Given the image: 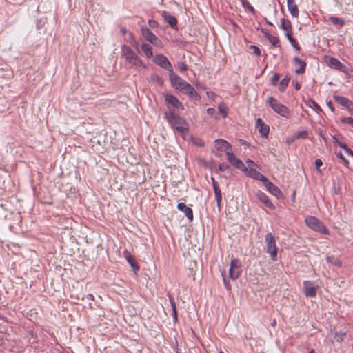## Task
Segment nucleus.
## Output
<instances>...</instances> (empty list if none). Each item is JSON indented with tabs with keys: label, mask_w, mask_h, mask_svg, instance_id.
<instances>
[{
	"label": "nucleus",
	"mask_w": 353,
	"mask_h": 353,
	"mask_svg": "<svg viewBox=\"0 0 353 353\" xmlns=\"http://www.w3.org/2000/svg\"><path fill=\"white\" fill-rule=\"evenodd\" d=\"M164 117L168 123L175 128L177 132L183 138L188 134L189 131V125L187 121L178 115L174 110L166 111Z\"/></svg>",
	"instance_id": "nucleus-1"
},
{
	"label": "nucleus",
	"mask_w": 353,
	"mask_h": 353,
	"mask_svg": "<svg viewBox=\"0 0 353 353\" xmlns=\"http://www.w3.org/2000/svg\"><path fill=\"white\" fill-rule=\"evenodd\" d=\"M121 57L125 61L135 66L145 67L143 61L139 58L137 54L128 46L123 45L121 46Z\"/></svg>",
	"instance_id": "nucleus-2"
},
{
	"label": "nucleus",
	"mask_w": 353,
	"mask_h": 353,
	"mask_svg": "<svg viewBox=\"0 0 353 353\" xmlns=\"http://www.w3.org/2000/svg\"><path fill=\"white\" fill-rule=\"evenodd\" d=\"M306 225L311 230L319 232L323 234H329L328 229L323 223L315 216H309L305 219Z\"/></svg>",
	"instance_id": "nucleus-3"
},
{
	"label": "nucleus",
	"mask_w": 353,
	"mask_h": 353,
	"mask_svg": "<svg viewBox=\"0 0 353 353\" xmlns=\"http://www.w3.org/2000/svg\"><path fill=\"white\" fill-rule=\"evenodd\" d=\"M163 96L166 107L168 109V111L174 110V112H176V111H181L184 109L183 103L174 95L168 92H164L163 93Z\"/></svg>",
	"instance_id": "nucleus-4"
},
{
	"label": "nucleus",
	"mask_w": 353,
	"mask_h": 353,
	"mask_svg": "<svg viewBox=\"0 0 353 353\" xmlns=\"http://www.w3.org/2000/svg\"><path fill=\"white\" fill-rule=\"evenodd\" d=\"M268 102L275 112L287 119L290 117V112L288 108L281 103L276 99L270 96L268 99Z\"/></svg>",
	"instance_id": "nucleus-5"
},
{
	"label": "nucleus",
	"mask_w": 353,
	"mask_h": 353,
	"mask_svg": "<svg viewBox=\"0 0 353 353\" xmlns=\"http://www.w3.org/2000/svg\"><path fill=\"white\" fill-rule=\"evenodd\" d=\"M266 252L270 254L272 261L276 260L278 248L276 245L275 237L272 233H268L265 238Z\"/></svg>",
	"instance_id": "nucleus-6"
},
{
	"label": "nucleus",
	"mask_w": 353,
	"mask_h": 353,
	"mask_svg": "<svg viewBox=\"0 0 353 353\" xmlns=\"http://www.w3.org/2000/svg\"><path fill=\"white\" fill-rule=\"evenodd\" d=\"M141 32L142 36L147 41L156 47H162L163 45L161 41L149 28L147 27H142L141 28Z\"/></svg>",
	"instance_id": "nucleus-7"
},
{
	"label": "nucleus",
	"mask_w": 353,
	"mask_h": 353,
	"mask_svg": "<svg viewBox=\"0 0 353 353\" xmlns=\"http://www.w3.org/2000/svg\"><path fill=\"white\" fill-rule=\"evenodd\" d=\"M241 270V262L239 259H233L230 262L229 275L230 278L232 280H235L240 276Z\"/></svg>",
	"instance_id": "nucleus-8"
},
{
	"label": "nucleus",
	"mask_w": 353,
	"mask_h": 353,
	"mask_svg": "<svg viewBox=\"0 0 353 353\" xmlns=\"http://www.w3.org/2000/svg\"><path fill=\"white\" fill-rule=\"evenodd\" d=\"M169 77L171 85L173 88L180 91L181 90L182 88H184L187 81L181 79L175 73H174L173 71H171V72H170Z\"/></svg>",
	"instance_id": "nucleus-9"
},
{
	"label": "nucleus",
	"mask_w": 353,
	"mask_h": 353,
	"mask_svg": "<svg viewBox=\"0 0 353 353\" xmlns=\"http://www.w3.org/2000/svg\"><path fill=\"white\" fill-rule=\"evenodd\" d=\"M226 155L228 161L231 163L232 165L241 171L247 170V167L244 165L243 161L239 158L236 157L232 152L228 151L226 152Z\"/></svg>",
	"instance_id": "nucleus-10"
},
{
	"label": "nucleus",
	"mask_w": 353,
	"mask_h": 353,
	"mask_svg": "<svg viewBox=\"0 0 353 353\" xmlns=\"http://www.w3.org/2000/svg\"><path fill=\"white\" fill-rule=\"evenodd\" d=\"M154 62L161 66V68L167 70L170 72L172 70V66L168 58L163 54H157L154 58Z\"/></svg>",
	"instance_id": "nucleus-11"
},
{
	"label": "nucleus",
	"mask_w": 353,
	"mask_h": 353,
	"mask_svg": "<svg viewBox=\"0 0 353 353\" xmlns=\"http://www.w3.org/2000/svg\"><path fill=\"white\" fill-rule=\"evenodd\" d=\"M303 292L307 297H314L316 295V288L312 282L305 281Z\"/></svg>",
	"instance_id": "nucleus-12"
},
{
	"label": "nucleus",
	"mask_w": 353,
	"mask_h": 353,
	"mask_svg": "<svg viewBox=\"0 0 353 353\" xmlns=\"http://www.w3.org/2000/svg\"><path fill=\"white\" fill-rule=\"evenodd\" d=\"M256 196L261 203H263L267 208L274 210L275 205L270 201L268 196L263 192L258 190L256 192Z\"/></svg>",
	"instance_id": "nucleus-13"
},
{
	"label": "nucleus",
	"mask_w": 353,
	"mask_h": 353,
	"mask_svg": "<svg viewBox=\"0 0 353 353\" xmlns=\"http://www.w3.org/2000/svg\"><path fill=\"white\" fill-rule=\"evenodd\" d=\"M256 128L259 130L262 137H267L269 134L270 128L265 124L261 118L256 120Z\"/></svg>",
	"instance_id": "nucleus-14"
},
{
	"label": "nucleus",
	"mask_w": 353,
	"mask_h": 353,
	"mask_svg": "<svg viewBox=\"0 0 353 353\" xmlns=\"http://www.w3.org/2000/svg\"><path fill=\"white\" fill-rule=\"evenodd\" d=\"M181 92L188 94L190 98L197 99L199 97L196 90L188 82L186 83L184 88H182Z\"/></svg>",
	"instance_id": "nucleus-15"
},
{
	"label": "nucleus",
	"mask_w": 353,
	"mask_h": 353,
	"mask_svg": "<svg viewBox=\"0 0 353 353\" xmlns=\"http://www.w3.org/2000/svg\"><path fill=\"white\" fill-rule=\"evenodd\" d=\"M162 17L166 23H168L172 28L176 29L177 20L176 19L166 11L162 12Z\"/></svg>",
	"instance_id": "nucleus-16"
},
{
	"label": "nucleus",
	"mask_w": 353,
	"mask_h": 353,
	"mask_svg": "<svg viewBox=\"0 0 353 353\" xmlns=\"http://www.w3.org/2000/svg\"><path fill=\"white\" fill-rule=\"evenodd\" d=\"M265 187L266 188V190L274 196L280 198L282 196L281 190L272 182L270 181L269 183H267V185Z\"/></svg>",
	"instance_id": "nucleus-17"
},
{
	"label": "nucleus",
	"mask_w": 353,
	"mask_h": 353,
	"mask_svg": "<svg viewBox=\"0 0 353 353\" xmlns=\"http://www.w3.org/2000/svg\"><path fill=\"white\" fill-rule=\"evenodd\" d=\"M334 99L339 104L347 109L350 106H353V102L345 97L336 95L334 97Z\"/></svg>",
	"instance_id": "nucleus-18"
},
{
	"label": "nucleus",
	"mask_w": 353,
	"mask_h": 353,
	"mask_svg": "<svg viewBox=\"0 0 353 353\" xmlns=\"http://www.w3.org/2000/svg\"><path fill=\"white\" fill-rule=\"evenodd\" d=\"M328 63L329 65L334 69L342 72H346V66L342 64L337 59L331 57L329 59Z\"/></svg>",
	"instance_id": "nucleus-19"
},
{
	"label": "nucleus",
	"mask_w": 353,
	"mask_h": 353,
	"mask_svg": "<svg viewBox=\"0 0 353 353\" xmlns=\"http://www.w3.org/2000/svg\"><path fill=\"white\" fill-rule=\"evenodd\" d=\"M287 6L289 12L293 17H298L299 11L294 0H287Z\"/></svg>",
	"instance_id": "nucleus-20"
},
{
	"label": "nucleus",
	"mask_w": 353,
	"mask_h": 353,
	"mask_svg": "<svg viewBox=\"0 0 353 353\" xmlns=\"http://www.w3.org/2000/svg\"><path fill=\"white\" fill-rule=\"evenodd\" d=\"M177 208L179 210L183 211L189 220L192 221L193 219L192 210L190 208L186 206L184 203H178Z\"/></svg>",
	"instance_id": "nucleus-21"
},
{
	"label": "nucleus",
	"mask_w": 353,
	"mask_h": 353,
	"mask_svg": "<svg viewBox=\"0 0 353 353\" xmlns=\"http://www.w3.org/2000/svg\"><path fill=\"white\" fill-rule=\"evenodd\" d=\"M215 147L219 150H224L226 152L230 149V144L223 139H216L215 141Z\"/></svg>",
	"instance_id": "nucleus-22"
},
{
	"label": "nucleus",
	"mask_w": 353,
	"mask_h": 353,
	"mask_svg": "<svg viewBox=\"0 0 353 353\" xmlns=\"http://www.w3.org/2000/svg\"><path fill=\"white\" fill-rule=\"evenodd\" d=\"M294 63L299 66L298 68L295 69V73L303 74L305 72L306 63L304 61L299 59V57H294L293 59Z\"/></svg>",
	"instance_id": "nucleus-23"
},
{
	"label": "nucleus",
	"mask_w": 353,
	"mask_h": 353,
	"mask_svg": "<svg viewBox=\"0 0 353 353\" xmlns=\"http://www.w3.org/2000/svg\"><path fill=\"white\" fill-rule=\"evenodd\" d=\"M141 48L147 58H151L153 57L152 48L150 45L143 43L141 45Z\"/></svg>",
	"instance_id": "nucleus-24"
},
{
	"label": "nucleus",
	"mask_w": 353,
	"mask_h": 353,
	"mask_svg": "<svg viewBox=\"0 0 353 353\" xmlns=\"http://www.w3.org/2000/svg\"><path fill=\"white\" fill-rule=\"evenodd\" d=\"M125 257L134 272L139 270V267L136 265V263H135V261H134L133 256L129 252H126L125 253Z\"/></svg>",
	"instance_id": "nucleus-25"
},
{
	"label": "nucleus",
	"mask_w": 353,
	"mask_h": 353,
	"mask_svg": "<svg viewBox=\"0 0 353 353\" xmlns=\"http://www.w3.org/2000/svg\"><path fill=\"white\" fill-rule=\"evenodd\" d=\"M280 28L287 32H291L292 31L291 22L288 19L282 18L281 20Z\"/></svg>",
	"instance_id": "nucleus-26"
},
{
	"label": "nucleus",
	"mask_w": 353,
	"mask_h": 353,
	"mask_svg": "<svg viewBox=\"0 0 353 353\" xmlns=\"http://www.w3.org/2000/svg\"><path fill=\"white\" fill-rule=\"evenodd\" d=\"M150 81L153 83H154L160 87H162L163 85V80L162 79V78L160 77L157 74H155V73L152 74V75L150 76Z\"/></svg>",
	"instance_id": "nucleus-27"
},
{
	"label": "nucleus",
	"mask_w": 353,
	"mask_h": 353,
	"mask_svg": "<svg viewBox=\"0 0 353 353\" xmlns=\"http://www.w3.org/2000/svg\"><path fill=\"white\" fill-rule=\"evenodd\" d=\"M214 194H215V199L217 203V205L219 208H220L221 202L222 200V196H221V191L220 188H219L218 185H214Z\"/></svg>",
	"instance_id": "nucleus-28"
},
{
	"label": "nucleus",
	"mask_w": 353,
	"mask_h": 353,
	"mask_svg": "<svg viewBox=\"0 0 353 353\" xmlns=\"http://www.w3.org/2000/svg\"><path fill=\"white\" fill-rule=\"evenodd\" d=\"M329 21H331L334 25L338 26L339 27H343L345 25V21L342 18L336 17H330Z\"/></svg>",
	"instance_id": "nucleus-29"
},
{
	"label": "nucleus",
	"mask_w": 353,
	"mask_h": 353,
	"mask_svg": "<svg viewBox=\"0 0 353 353\" xmlns=\"http://www.w3.org/2000/svg\"><path fill=\"white\" fill-rule=\"evenodd\" d=\"M218 110L220 114H221L223 118H225L228 115V108L227 106L223 103H221L218 105Z\"/></svg>",
	"instance_id": "nucleus-30"
},
{
	"label": "nucleus",
	"mask_w": 353,
	"mask_h": 353,
	"mask_svg": "<svg viewBox=\"0 0 353 353\" xmlns=\"http://www.w3.org/2000/svg\"><path fill=\"white\" fill-rule=\"evenodd\" d=\"M244 172H247V175L254 179H256L258 178L259 174H260L259 172H258L256 169L250 168L249 169L247 168V170H245Z\"/></svg>",
	"instance_id": "nucleus-31"
},
{
	"label": "nucleus",
	"mask_w": 353,
	"mask_h": 353,
	"mask_svg": "<svg viewBox=\"0 0 353 353\" xmlns=\"http://www.w3.org/2000/svg\"><path fill=\"white\" fill-rule=\"evenodd\" d=\"M290 80V77H285L280 81L279 88V91H281V92L285 91L287 86L288 85Z\"/></svg>",
	"instance_id": "nucleus-32"
},
{
	"label": "nucleus",
	"mask_w": 353,
	"mask_h": 353,
	"mask_svg": "<svg viewBox=\"0 0 353 353\" xmlns=\"http://www.w3.org/2000/svg\"><path fill=\"white\" fill-rule=\"evenodd\" d=\"M346 336V332H336L334 334V339L337 342H341L343 341Z\"/></svg>",
	"instance_id": "nucleus-33"
},
{
	"label": "nucleus",
	"mask_w": 353,
	"mask_h": 353,
	"mask_svg": "<svg viewBox=\"0 0 353 353\" xmlns=\"http://www.w3.org/2000/svg\"><path fill=\"white\" fill-rule=\"evenodd\" d=\"M241 3L244 8H248L252 13L255 12V9L254 7L249 3L248 0H241Z\"/></svg>",
	"instance_id": "nucleus-34"
},
{
	"label": "nucleus",
	"mask_w": 353,
	"mask_h": 353,
	"mask_svg": "<svg viewBox=\"0 0 353 353\" xmlns=\"http://www.w3.org/2000/svg\"><path fill=\"white\" fill-rule=\"evenodd\" d=\"M308 133L306 130H301L297 132V134L294 136L296 139H306L307 137Z\"/></svg>",
	"instance_id": "nucleus-35"
},
{
	"label": "nucleus",
	"mask_w": 353,
	"mask_h": 353,
	"mask_svg": "<svg viewBox=\"0 0 353 353\" xmlns=\"http://www.w3.org/2000/svg\"><path fill=\"white\" fill-rule=\"evenodd\" d=\"M191 141H192V143L195 145H197L199 147H202L204 145V142L203 141V140H201L199 138L192 137Z\"/></svg>",
	"instance_id": "nucleus-36"
},
{
	"label": "nucleus",
	"mask_w": 353,
	"mask_h": 353,
	"mask_svg": "<svg viewBox=\"0 0 353 353\" xmlns=\"http://www.w3.org/2000/svg\"><path fill=\"white\" fill-rule=\"evenodd\" d=\"M256 180H259V181L263 182V183L265 186L267 185V183L270 182V181L267 179V177L265 176H264L263 174H262L261 173H260L259 174V176L256 179Z\"/></svg>",
	"instance_id": "nucleus-37"
},
{
	"label": "nucleus",
	"mask_w": 353,
	"mask_h": 353,
	"mask_svg": "<svg viewBox=\"0 0 353 353\" xmlns=\"http://www.w3.org/2000/svg\"><path fill=\"white\" fill-rule=\"evenodd\" d=\"M274 46H279V39L277 37L272 36L268 40Z\"/></svg>",
	"instance_id": "nucleus-38"
},
{
	"label": "nucleus",
	"mask_w": 353,
	"mask_h": 353,
	"mask_svg": "<svg viewBox=\"0 0 353 353\" xmlns=\"http://www.w3.org/2000/svg\"><path fill=\"white\" fill-rule=\"evenodd\" d=\"M310 106L312 108H314L316 112H321L322 110L321 107L313 100H310Z\"/></svg>",
	"instance_id": "nucleus-39"
},
{
	"label": "nucleus",
	"mask_w": 353,
	"mask_h": 353,
	"mask_svg": "<svg viewBox=\"0 0 353 353\" xmlns=\"http://www.w3.org/2000/svg\"><path fill=\"white\" fill-rule=\"evenodd\" d=\"M289 41L294 49H296L298 51L300 50V46H299L297 41L294 37L289 39Z\"/></svg>",
	"instance_id": "nucleus-40"
},
{
	"label": "nucleus",
	"mask_w": 353,
	"mask_h": 353,
	"mask_svg": "<svg viewBox=\"0 0 353 353\" xmlns=\"http://www.w3.org/2000/svg\"><path fill=\"white\" fill-rule=\"evenodd\" d=\"M314 163H315V167H316L318 172L321 174L322 172H321V170L320 169V167L323 165L322 161L320 159H317L315 160Z\"/></svg>",
	"instance_id": "nucleus-41"
},
{
	"label": "nucleus",
	"mask_w": 353,
	"mask_h": 353,
	"mask_svg": "<svg viewBox=\"0 0 353 353\" xmlns=\"http://www.w3.org/2000/svg\"><path fill=\"white\" fill-rule=\"evenodd\" d=\"M336 156L338 158L342 159L346 165H347L349 164L348 160L344 157V155L343 154V153L341 152H337Z\"/></svg>",
	"instance_id": "nucleus-42"
},
{
	"label": "nucleus",
	"mask_w": 353,
	"mask_h": 353,
	"mask_svg": "<svg viewBox=\"0 0 353 353\" xmlns=\"http://www.w3.org/2000/svg\"><path fill=\"white\" fill-rule=\"evenodd\" d=\"M279 78H280V76L279 74L277 73H275L272 79H271V83L272 85H275L276 84V83L278 82V81L279 80Z\"/></svg>",
	"instance_id": "nucleus-43"
},
{
	"label": "nucleus",
	"mask_w": 353,
	"mask_h": 353,
	"mask_svg": "<svg viewBox=\"0 0 353 353\" xmlns=\"http://www.w3.org/2000/svg\"><path fill=\"white\" fill-rule=\"evenodd\" d=\"M341 121L343 123L350 124L353 126V118H352V117L343 118L341 119Z\"/></svg>",
	"instance_id": "nucleus-44"
},
{
	"label": "nucleus",
	"mask_w": 353,
	"mask_h": 353,
	"mask_svg": "<svg viewBox=\"0 0 353 353\" xmlns=\"http://www.w3.org/2000/svg\"><path fill=\"white\" fill-rule=\"evenodd\" d=\"M251 48L253 49V53L256 56L261 55V50L256 46H251Z\"/></svg>",
	"instance_id": "nucleus-45"
},
{
	"label": "nucleus",
	"mask_w": 353,
	"mask_h": 353,
	"mask_svg": "<svg viewBox=\"0 0 353 353\" xmlns=\"http://www.w3.org/2000/svg\"><path fill=\"white\" fill-rule=\"evenodd\" d=\"M229 168L228 165L225 163H222L219 165V170L223 172Z\"/></svg>",
	"instance_id": "nucleus-46"
},
{
	"label": "nucleus",
	"mask_w": 353,
	"mask_h": 353,
	"mask_svg": "<svg viewBox=\"0 0 353 353\" xmlns=\"http://www.w3.org/2000/svg\"><path fill=\"white\" fill-rule=\"evenodd\" d=\"M178 68L180 71L184 72V71L187 70L188 66L184 63H179Z\"/></svg>",
	"instance_id": "nucleus-47"
},
{
	"label": "nucleus",
	"mask_w": 353,
	"mask_h": 353,
	"mask_svg": "<svg viewBox=\"0 0 353 353\" xmlns=\"http://www.w3.org/2000/svg\"><path fill=\"white\" fill-rule=\"evenodd\" d=\"M168 297H169V301H170V305H171V307L172 309L176 307V303H175V301H174V299L173 298V296L170 294L168 295Z\"/></svg>",
	"instance_id": "nucleus-48"
},
{
	"label": "nucleus",
	"mask_w": 353,
	"mask_h": 353,
	"mask_svg": "<svg viewBox=\"0 0 353 353\" xmlns=\"http://www.w3.org/2000/svg\"><path fill=\"white\" fill-rule=\"evenodd\" d=\"M148 25L150 28H154L157 27L158 23L154 20L150 19L148 21Z\"/></svg>",
	"instance_id": "nucleus-49"
},
{
	"label": "nucleus",
	"mask_w": 353,
	"mask_h": 353,
	"mask_svg": "<svg viewBox=\"0 0 353 353\" xmlns=\"http://www.w3.org/2000/svg\"><path fill=\"white\" fill-rule=\"evenodd\" d=\"M206 112H207V114L208 115H210V117H214V114L216 112V110H215L214 108H209L207 109Z\"/></svg>",
	"instance_id": "nucleus-50"
},
{
	"label": "nucleus",
	"mask_w": 353,
	"mask_h": 353,
	"mask_svg": "<svg viewBox=\"0 0 353 353\" xmlns=\"http://www.w3.org/2000/svg\"><path fill=\"white\" fill-rule=\"evenodd\" d=\"M172 313H173V318L174 319V321H177V310L176 307L172 309Z\"/></svg>",
	"instance_id": "nucleus-51"
},
{
	"label": "nucleus",
	"mask_w": 353,
	"mask_h": 353,
	"mask_svg": "<svg viewBox=\"0 0 353 353\" xmlns=\"http://www.w3.org/2000/svg\"><path fill=\"white\" fill-rule=\"evenodd\" d=\"M246 163H247V164H248V165L249 168H252V166L256 165V163H255L253 161H252V160H250V159H248V160L246 161Z\"/></svg>",
	"instance_id": "nucleus-52"
},
{
	"label": "nucleus",
	"mask_w": 353,
	"mask_h": 353,
	"mask_svg": "<svg viewBox=\"0 0 353 353\" xmlns=\"http://www.w3.org/2000/svg\"><path fill=\"white\" fill-rule=\"evenodd\" d=\"M295 139H296L295 138V137H288V138L286 139V143H287L288 145H290V144H291L292 143H293V141H294Z\"/></svg>",
	"instance_id": "nucleus-53"
},
{
	"label": "nucleus",
	"mask_w": 353,
	"mask_h": 353,
	"mask_svg": "<svg viewBox=\"0 0 353 353\" xmlns=\"http://www.w3.org/2000/svg\"><path fill=\"white\" fill-rule=\"evenodd\" d=\"M327 105L328 106V108H330V110L332 112L334 111V108L333 104L331 101H327Z\"/></svg>",
	"instance_id": "nucleus-54"
},
{
	"label": "nucleus",
	"mask_w": 353,
	"mask_h": 353,
	"mask_svg": "<svg viewBox=\"0 0 353 353\" xmlns=\"http://www.w3.org/2000/svg\"><path fill=\"white\" fill-rule=\"evenodd\" d=\"M223 282H224L225 286L227 288V290H230V285L229 283L226 281V279H225L224 276H223Z\"/></svg>",
	"instance_id": "nucleus-55"
},
{
	"label": "nucleus",
	"mask_w": 353,
	"mask_h": 353,
	"mask_svg": "<svg viewBox=\"0 0 353 353\" xmlns=\"http://www.w3.org/2000/svg\"><path fill=\"white\" fill-rule=\"evenodd\" d=\"M86 299L89 301H94V296L92 294H89L86 296Z\"/></svg>",
	"instance_id": "nucleus-56"
},
{
	"label": "nucleus",
	"mask_w": 353,
	"mask_h": 353,
	"mask_svg": "<svg viewBox=\"0 0 353 353\" xmlns=\"http://www.w3.org/2000/svg\"><path fill=\"white\" fill-rule=\"evenodd\" d=\"M345 150L349 155L353 156V151L351 149L347 148Z\"/></svg>",
	"instance_id": "nucleus-57"
},
{
	"label": "nucleus",
	"mask_w": 353,
	"mask_h": 353,
	"mask_svg": "<svg viewBox=\"0 0 353 353\" xmlns=\"http://www.w3.org/2000/svg\"><path fill=\"white\" fill-rule=\"evenodd\" d=\"M338 143V145L343 148L344 150H346V148H347V145L345 144V143H341V142H337Z\"/></svg>",
	"instance_id": "nucleus-58"
},
{
	"label": "nucleus",
	"mask_w": 353,
	"mask_h": 353,
	"mask_svg": "<svg viewBox=\"0 0 353 353\" xmlns=\"http://www.w3.org/2000/svg\"><path fill=\"white\" fill-rule=\"evenodd\" d=\"M120 32H121V33L123 35H124V34H126V32H127V31H126V29H125V27H121V28H120Z\"/></svg>",
	"instance_id": "nucleus-59"
},
{
	"label": "nucleus",
	"mask_w": 353,
	"mask_h": 353,
	"mask_svg": "<svg viewBox=\"0 0 353 353\" xmlns=\"http://www.w3.org/2000/svg\"><path fill=\"white\" fill-rule=\"evenodd\" d=\"M285 37H287V39L289 40V39L290 38H293L291 35V32H287L285 33Z\"/></svg>",
	"instance_id": "nucleus-60"
},
{
	"label": "nucleus",
	"mask_w": 353,
	"mask_h": 353,
	"mask_svg": "<svg viewBox=\"0 0 353 353\" xmlns=\"http://www.w3.org/2000/svg\"><path fill=\"white\" fill-rule=\"evenodd\" d=\"M265 37L269 40V38L272 37V35H271L270 33L265 32L264 33Z\"/></svg>",
	"instance_id": "nucleus-61"
},
{
	"label": "nucleus",
	"mask_w": 353,
	"mask_h": 353,
	"mask_svg": "<svg viewBox=\"0 0 353 353\" xmlns=\"http://www.w3.org/2000/svg\"><path fill=\"white\" fill-rule=\"evenodd\" d=\"M295 88H296V90H299L301 88L300 84L296 83Z\"/></svg>",
	"instance_id": "nucleus-62"
},
{
	"label": "nucleus",
	"mask_w": 353,
	"mask_h": 353,
	"mask_svg": "<svg viewBox=\"0 0 353 353\" xmlns=\"http://www.w3.org/2000/svg\"><path fill=\"white\" fill-rule=\"evenodd\" d=\"M349 112L353 114V106H350V108H348Z\"/></svg>",
	"instance_id": "nucleus-63"
},
{
	"label": "nucleus",
	"mask_w": 353,
	"mask_h": 353,
	"mask_svg": "<svg viewBox=\"0 0 353 353\" xmlns=\"http://www.w3.org/2000/svg\"><path fill=\"white\" fill-rule=\"evenodd\" d=\"M212 181L213 188H214V185H217V183L215 181L214 178H212Z\"/></svg>",
	"instance_id": "nucleus-64"
}]
</instances>
